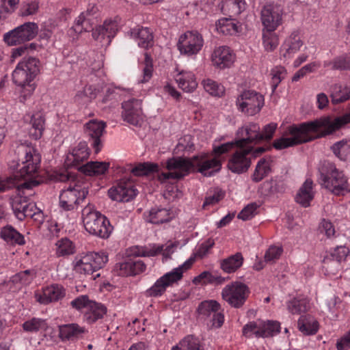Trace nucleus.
<instances>
[{
  "label": "nucleus",
  "instance_id": "b1692460",
  "mask_svg": "<svg viewBox=\"0 0 350 350\" xmlns=\"http://www.w3.org/2000/svg\"><path fill=\"white\" fill-rule=\"evenodd\" d=\"M106 124L103 121L90 120L85 124V133L92 140V146L98 153L101 147L100 137L103 134Z\"/></svg>",
  "mask_w": 350,
  "mask_h": 350
},
{
  "label": "nucleus",
  "instance_id": "7c9ffc66",
  "mask_svg": "<svg viewBox=\"0 0 350 350\" xmlns=\"http://www.w3.org/2000/svg\"><path fill=\"white\" fill-rule=\"evenodd\" d=\"M174 79L179 88L185 92H192L198 86L196 76L190 71H179L174 75Z\"/></svg>",
  "mask_w": 350,
  "mask_h": 350
},
{
  "label": "nucleus",
  "instance_id": "1a4fd4ad",
  "mask_svg": "<svg viewBox=\"0 0 350 350\" xmlns=\"http://www.w3.org/2000/svg\"><path fill=\"white\" fill-rule=\"evenodd\" d=\"M108 261V256L105 252H89L77 256L74 260L75 270L85 275H92L104 267Z\"/></svg>",
  "mask_w": 350,
  "mask_h": 350
},
{
  "label": "nucleus",
  "instance_id": "c9c22d12",
  "mask_svg": "<svg viewBox=\"0 0 350 350\" xmlns=\"http://www.w3.org/2000/svg\"><path fill=\"white\" fill-rule=\"evenodd\" d=\"M223 14L230 17L239 15L245 8L244 0H221L219 5Z\"/></svg>",
  "mask_w": 350,
  "mask_h": 350
},
{
  "label": "nucleus",
  "instance_id": "e2e57ef3",
  "mask_svg": "<svg viewBox=\"0 0 350 350\" xmlns=\"http://www.w3.org/2000/svg\"><path fill=\"white\" fill-rule=\"evenodd\" d=\"M214 245L215 242L213 239H209L206 240L198 246L196 252L194 254V256H191V258H194V261L196 260V257L203 258L208 254L209 250L213 247Z\"/></svg>",
  "mask_w": 350,
  "mask_h": 350
},
{
  "label": "nucleus",
  "instance_id": "052dcab7",
  "mask_svg": "<svg viewBox=\"0 0 350 350\" xmlns=\"http://www.w3.org/2000/svg\"><path fill=\"white\" fill-rule=\"evenodd\" d=\"M159 166L157 164L145 162L138 163L135 167L131 170V172L135 176H145L150 172H156L158 170Z\"/></svg>",
  "mask_w": 350,
  "mask_h": 350
},
{
  "label": "nucleus",
  "instance_id": "4468645a",
  "mask_svg": "<svg viewBox=\"0 0 350 350\" xmlns=\"http://www.w3.org/2000/svg\"><path fill=\"white\" fill-rule=\"evenodd\" d=\"M204 45L201 33L196 30L187 31L178 38L177 47L181 55L192 56L198 54Z\"/></svg>",
  "mask_w": 350,
  "mask_h": 350
},
{
  "label": "nucleus",
  "instance_id": "4c0bfd02",
  "mask_svg": "<svg viewBox=\"0 0 350 350\" xmlns=\"http://www.w3.org/2000/svg\"><path fill=\"white\" fill-rule=\"evenodd\" d=\"M216 29L224 35H234L241 31V25L234 20L223 18L217 21Z\"/></svg>",
  "mask_w": 350,
  "mask_h": 350
},
{
  "label": "nucleus",
  "instance_id": "f8f14e48",
  "mask_svg": "<svg viewBox=\"0 0 350 350\" xmlns=\"http://www.w3.org/2000/svg\"><path fill=\"white\" fill-rule=\"evenodd\" d=\"M38 32L36 23L27 22L4 34L5 42L10 46L22 44L33 39Z\"/></svg>",
  "mask_w": 350,
  "mask_h": 350
},
{
  "label": "nucleus",
  "instance_id": "79ce46f5",
  "mask_svg": "<svg viewBox=\"0 0 350 350\" xmlns=\"http://www.w3.org/2000/svg\"><path fill=\"white\" fill-rule=\"evenodd\" d=\"M299 330L305 335H312L319 329V323L312 317L301 316L297 322Z\"/></svg>",
  "mask_w": 350,
  "mask_h": 350
},
{
  "label": "nucleus",
  "instance_id": "a211bd4d",
  "mask_svg": "<svg viewBox=\"0 0 350 350\" xmlns=\"http://www.w3.org/2000/svg\"><path fill=\"white\" fill-rule=\"evenodd\" d=\"M260 126L254 122L244 124L237 131L236 146L239 148L252 146L259 143Z\"/></svg>",
  "mask_w": 350,
  "mask_h": 350
},
{
  "label": "nucleus",
  "instance_id": "6e6d98bb",
  "mask_svg": "<svg viewBox=\"0 0 350 350\" xmlns=\"http://www.w3.org/2000/svg\"><path fill=\"white\" fill-rule=\"evenodd\" d=\"M40 3L38 0H31L23 2L19 10V14L23 17L32 16L38 13Z\"/></svg>",
  "mask_w": 350,
  "mask_h": 350
},
{
  "label": "nucleus",
  "instance_id": "bb28decb",
  "mask_svg": "<svg viewBox=\"0 0 350 350\" xmlns=\"http://www.w3.org/2000/svg\"><path fill=\"white\" fill-rule=\"evenodd\" d=\"M174 245L170 244L163 248L162 245H148L144 247L137 246L134 249L133 253L138 256H154L159 253L163 254L165 257H170V256L174 252Z\"/></svg>",
  "mask_w": 350,
  "mask_h": 350
},
{
  "label": "nucleus",
  "instance_id": "72a5a7b5",
  "mask_svg": "<svg viewBox=\"0 0 350 350\" xmlns=\"http://www.w3.org/2000/svg\"><path fill=\"white\" fill-rule=\"evenodd\" d=\"M107 308L101 303L95 301L84 312L83 320L88 324H92L98 320L103 319L107 313Z\"/></svg>",
  "mask_w": 350,
  "mask_h": 350
},
{
  "label": "nucleus",
  "instance_id": "c85d7f7f",
  "mask_svg": "<svg viewBox=\"0 0 350 350\" xmlns=\"http://www.w3.org/2000/svg\"><path fill=\"white\" fill-rule=\"evenodd\" d=\"M36 277V271L34 269H27L15 274L8 282L2 283L0 285V288L3 290L5 285L10 286V289L12 288V285H15L18 288L27 286L33 282Z\"/></svg>",
  "mask_w": 350,
  "mask_h": 350
},
{
  "label": "nucleus",
  "instance_id": "69168bd1",
  "mask_svg": "<svg viewBox=\"0 0 350 350\" xmlns=\"http://www.w3.org/2000/svg\"><path fill=\"white\" fill-rule=\"evenodd\" d=\"M271 87L274 91L278 84L281 82L282 79L286 75V70L283 67H276L271 70Z\"/></svg>",
  "mask_w": 350,
  "mask_h": 350
},
{
  "label": "nucleus",
  "instance_id": "49530a36",
  "mask_svg": "<svg viewBox=\"0 0 350 350\" xmlns=\"http://www.w3.org/2000/svg\"><path fill=\"white\" fill-rule=\"evenodd\" d=\"M75 252V246L68 238H62L55 243V254L57 257L70 256Z\"/></svg>",
  "mask_w": 350,
  "mask_h": 350
},
{
  "label": "nucleus",
  "instance_id": "f03ea898",
  "mask_svg": "<svg viewBox=\"0 0 350 350\" xmlns=\"http://www.w3.org/2000/svg\"><path fill=\"white\" fill-rule=\"evenodd\" d=\"M221 167V159L218 157L200 155L191 159L172 157L166 161L168 172H162L158 179L164 183L170 178L181 179L190 172H198L205 176H212Z\"/></svg>",
  "mask_w": 350,
  "mask_h": 350
},
{
  "label": "nucleus",
  "instance_id": "7ed1b4c3",
  "mask_svg": "<svg viewBox=\"0 0 350 350\" xmlns=\"http://www.w3.org/2000/svg\"><path fill=\"white\" fill-rule=\"evenodd\" d=\"M327 124L328 121L323 117L314 121L293 124L284 133V135L291 137L284 136L277 139L273 146L277 150H282L329 135L326 133L329 130Z\"/></svg>",
  "mask_w": 350,
  "mask_h": 350
},
{
  "label": "nucleus",
  "instance_id": "f3484780",
  "mask_svg": "<svg viewBox=\"0 0 350 350\" xmlns=\"http://www.w3.org/2000/svg\"><path fill=\"white\" fill-rule=\"evenodd\" d=\"M252 146L239 148L228 160V167L233 173L242 174L247 171L251 165L250 152Z\"/></svg>",
  "mask_w": 350,
  "mask_h": 350
},
{
  "label": "nucleus",
  "instance_id": "6ab92c4d",
  "mask_svg": "<svg viewBox=\"0 0 350 350\" xmlns=\"http://www.w3.org/2000/svg\"><path fill=\"white\" fill-rule=\"evenodd\" d=\"M283 11L280 6L265 5L260 12L262 29L275 30L282 23Z\"/></svg>",
  "mask_w": 350,
  "mask_h": 350
},
{
  "label": "nucleus",
  "instance_id": "13d9d810",
  "mask_svg": "<svg viewBox=\"0 0 350 350\" xmlns=\"http://www.w3.org/2000/svg\"><path fill=\"white\" fill-rule=\"evenodd\" d=\"M202 85L205 91L212 96H221L225 91L223 85L210 79L204 80Z\"/></svg>",
  "mask_w": 350,
  "mask_h": 350
},
{
  "label": "nucleus",
  "instance_id": "a878e982",
  "mask_svg": "<svg viewBox=\"0 0 350 350\" xmlns=\"http://www.w3.org/2000/svg\"><path fill=\"white\" fill-rule=\"evenodd\" d=\"M59 338L62 342L75 341L81 338L87 332L84 327L77 323H69L59 325Z\"/></svg>",
  "mask_w": 350,
  "mask_h": 350
},
{
  "label": "nucleus",
  "instance_id": "37998d69",
  "mask_svg": "<svg viewBox=\"0 0 350 350\" xmlns=\"http://www.w3.org/2000/svg\"><path fill=\"white\" fill-rule=\"evenodd\" d=\"M287 309L293 314L306 312L310 308L309 301L304 297H297L286 303Z\"/></svg>",
  "mask_w": 350,
  "mask_h": 350
},
{
  "label": "nucleus",
  "instance_id": "ea45409f",
  "mask_svg": "<svg viewBox=\"0 0 350 350\" xmlns=\"http://www.w3.org/2000/svg\"><path fill=\"white\" fill-rule=\"evenodd\" d=\"M109 167L107 162L90 161L79 167V170L88 176H99L104 174Z\"/></svg>",
  "mask_w": 350,
  "mask_h": 350
},
{
  "label": "nucleus",
  "instance_id": "864d4df0",
  "mask_svg": "<svg viewBox=\"0 0 350 350\" xmlns=\"http://www.w3.org/2000/svg\"><path fill=\"white\" fill-rule=\"evenodd\" d=\"M19 0H0V20L6 18L17 9Z\"/></svg>",
  "mask_w": 350,
  "mask_h": 350
},
{
  "label": "nucleus",
  "instance_id": "412c9836",
  "mask_svg": "<svg viewBox=\"0 0 350 350\" xmlns=\"http://www.w3.org/2000/svg\"><path fill=\"white\" fill-rule=\"evenodd\" d=\"M349 250L345 246H338L331 252L330 258L323 261V269L328 275H336L340 269V262L346 259Z\"/></svg>",
  "mask_w": 350,
  "mask_h": 350
},
{
  "label": "nucleus",
  "instance_id": "3c124183",
  "mask_svg": "<svg viewBox=\"0 0 350 350\" xmlns=\"http://www.w3.org/2000/svg\"><path fill=\"white\" fill-rule=\"evenodd\" d=\"M334 154L340 160H346L350 154V142L342 139L336 142L331 148Z\"/></svg>",
  "mask_w": 350,
  "mask_h": 350
},
{
  "label": "nucleus",
  "instance_id": "9d476101",
  "mask_svg": "<svg viewBox=\"0 0 350 350\" xmlns=\"http://www.w3.org/2000/svg\"><path fill=\"white\" fill-rule=\"evenodd\" d=\"M220 305L214 300L204 301L198 307V319L208 326L220 327L224 321V314L219 312Z\"/></svg>",
  "mask_w": 350,
  "mask_h": 350
},
{
  "label": "nucleus",
  "instance_id": "39448f33",
  "mask_svg": "<svg viewBox=\"0 0 350 350\" xmlns=\"http://www.w3.org/2000/svg\"><path fill=\"white\" fill-rule=\"evenodd\" d=\"M319 183L335 195H344L350 191V185L342 171L333 163L324 161L319 167Z\"/></svg>",
  "mask_w": 350,
  "mask_h": 350
},
{
  "label": "nucleus",
  "instance_id": "dca6fc26",
  "mask_svg": "<svg viewBox=\"0 0 350 350\" xmlns=\"http://www.w3.org/2000/svg\"><path fill=\"white\" fill-rule=\"evenodd\" d=\"M122 118L124 121L135 126H142L145 116L142 111L141 100L130 98L122 103Z\"/></svg>",
  "mask_w": 350,
  "mask_h": 350
},
{
  "label": "nucleus",
  "instance_id": "603ef678",
  "mask_svg": "<svg viewBox=\"0 0 350 350\" xmlns=\"http://www.w3.org/2000/svg\"><path fill=\"white\" fill-rule=\"evenodd\" d=\"M324 118L329 122V124H327L329 130L326 133H332L339 129L342 126L350 122V112L334 119L328 116L324 117Z\"/></svg>",
  "mask_w": 350,
  "mask_h": 350
},
{
  "label": "nucleus",
  "instance_id": "5701e85b",
  "mask_svg": "<svg viewBox=\"0 0 350 350\" xmlns=\"http://www.w3.org/2000/svg\"><path fill=\"white\" fill-rule=\"evenodd\" d=\"M234 54L226 46L215 48L211 55V61L213 66L219 69L230 67L234 64Z\"/></svg>",
  "mask_w": 350,
  "mask_h": 350
},
{
  "label": "nucleus",
  "instance_id": "f704fd0d",
  "mask_svg": "<svg viewBox=\"0 0 350 350\" xmlns=\"http://www.w3.org/2000/svg\"><path fill=\"white\" fill-rule=\"evenodd\" d=\"M312 185V181L307 179L300 187L296 195V202L304 207L309 206L310 205V202L314 198V192L313 191Z\"/></svg>",
  "mask_w": 350,
  "mask_h": 350
},
{
  "label": "nucleus",
  "instance_id": "cd10ccee",
  "mask_svg": "<svg viewBox=\"0 0 350 350\" xmlns=\"http://www.w3.org/2000/svg\"><path fill=\"white\" fill-rule=\"evenodd\" d=\"M129 34L137 42L140 48L147 49L154 44L152 33L148 27H137L131 29Z\"/></svg>",
  "mask_w": 350,
  "mask_h": 350
},
{
  "label": "nucleus",
  "instance_id": "f257e3e1",
  "mask_svg": "<svg viewBox=\"0 0 350 350\" xmlns=\"http://www.w3.org/2000/svg\"><path fill=\"white\" fill-rule=\"evenodd\" d=\"M13 160L10 166L15 172L12 176L0 177V193L18 185L20 180H25L21 185L30 188L38 185L35 180L38 176L41 162V156L31 143H15L12 146Z\"/></svg>",
  "mask_w": 350,
  "mask_h": 350
},
{
  "label": "nucleus",
  "instance_id": "de8ad7c7",
  "mask_svg": "<svg viewBox=\"0 0 350 350\" xmlns=\"http://www.w3.org/2000/svg\"><path fill=\"white\" fill-rule=\"evenodd\" d=\"M323 66H330L333 70H350V56L345 54L335 57L332 61H325Z\"/></svg>",
  "mask_w": 350,
  "mask_h": 350
},
{
  "label": "nucleus",
  "instance_id": "338daca9",
  "mask_svg": "<svg viewBox=\"0 0 350 350\" xmlns=\"http://www.w3.org/2000/svg\"><path fill=\"white\" fill-rule=\"evenodd\" d=\"M258 206L256 203L247 205L238 215V218L247 221L252 219L256 214Z\"/></svg>",
  "mask_w": 350,
  "mask_h": 350
},
{
  "label": "nucleus",
  "instance_id": "6e6552de",
  "mask_svg": "<svg viewBox=\"0 0 350 350\" xmlns=\"http://www.w3.org/2000/svg\"><path fill=\"white\" fill-rule=\"evenodd\" d=\"M88 193V183H75L70 185L59 195V206L64 211H74L79 207L82 209L89 201L87 200Z\"/></svg>",
  "mask_w": 350,
  "mask_h": 350
},
{
  "label": "nucleus",
  "instance_id": "ddd939ff",
  "mask_svg": "<svg viewBox=\"0 0 350 350\" xmlns=\"http://www.w3.org/2000/svg\"><path fill=\"white\" fill-rule=\"evenodd\" d=\"M236 105L239 111L253 116L258 113L262 107L264 97L254 90H246L237 97Z\"/></svg>",
  "mask_w": 350,
  "mask_h": 350
},
{
  "label": "nucleus",
  "instance_id": "e433bc0d",
  "mask_svg": "<svg viewBox=\"0 0 350 350\" xmlns=\"http://www.w3.org/2000/svg\"><path fill=\"white\" fill-rule=\"evenodd\" d=\"M0 237L12 245H23L25 243L23 235L10 225H7L1 229Z\"/></svg>",
  "mask_w": 350,
  "mask_h": 350
},
{
  "label": "nucleus",
  "instance_id": "20e7f679",
  "mask_svg": "<svg viewBox=\"0 0 350 350\" xmlns=\"http://www.w3.org/2000/svg\"><path fill=\"white\" fill-rule=\"evenodd\" d=\"M40 62L34 57H25L16 65L12 72L13 82L21 88L20 100L25 102L35 90L33 83L40 70Z\"/></svg>",
  "mask_w": 350,
  "mask_h": 350
},
{
  "label": "nucleus",
  "instance_id": "a19ab883",
  "mask_svg": "<svg viewBox=\"0 0 350 350\" xmlns=\"http://www.w3.org/2000/svg\"><path fill=\"white\" fill-rule=\"evenodd\" d=\"M329 92L333 104L343 103L350 98V86L336 83L330 87Z\"/></svg>",
  "mask_w": 350,
  "mask_h": 350
},
{
  "label": "nucleus",
  "instance_id": "423d86ee",
  "mask_svg": "<svg viewBox=\"0 0 350 350\" xmlns=\"http://www.w3.org/2000/svg\"><path fill=\"white\" fill-rule=\"evenodd\" d=\"M81 219L85 230L94 236L107 239L112 232L109 219L99 211L90 201L81 209Z\"/></svg>",
  "mask_w": 350,
  "mask_h": 350
},
{
  "label": "nucleus",
  "instance_id": "473e14b6",
  "mask_svg": "<svg viewBox=\"0 0 350 350\" xmlns=\"http://www.w3.org/2000/svg\"><path fill=\"white\" fill-rule=\"evenodd\" d=\"M272 159L270 157L261 158L257 162L251 176L252 181L258 183L271 173Z\"/></svg>",
  "mask_w": 350,
  "mask_h": 350
},
{
  "label": "nucleus",
  "instance_id": "a18cd8bd",
  "mask_svg": "<svg viewBox=\"0 0 350 350\" xmlns=\"http://www.w3.org/2000/svg\"><path fill=\"white\" fill-rule=\"evenodd\" d=\"M260 332L258 335L262 338L272 336L280 332V323L277 321L259 320Z\"/></svg>",
  "mask_w": 350,
  "mask_h": 350
},
{
  "label": "nucleus",
  "instance_id": "393cba45",
  "mask_svg": "<svg viewBox=\"0 0 350 350\" xmlns=\"http://www.w3.org/2000/svg\"><path fill=\"white\" fill-rule=\"evenodd\" d=\"M90 151L85 142H80L67 154L65 165L68 167H76L79 170L81 163L86 160Z\"/></svg>",
  "mask_w": 350,
  "mask_h": 350
},
{
  "label": "nucleus",
  "instance_id": "4d7b16f0",
  "mask_svg": "<svg viewBox=\"0 0 350 350\" xmlns=\"http://www.w3.org/2000/svg\"><path fill=\"white\" fill-rule=\"evenodd\" d=\"M90 19L85 16V12H81L75 19L74 25L70 28V34L72 32L81 33L83 31H88L90 28Z\"/></svg>",
  "mask_w": 350,
  "mask_h": 350
},
{
  "label": "nucleus",
  "instance_id": "2f4dec72",
  "mask_svg": "<svg viewBox=\"0 0 350 350\" xmlns=\"http://www.w3.org/2000/svg\"><path fill=\"white\" fill-rule=\"evenodd\" d=\"M29 133L31 137L34 139H40L44 130L45 118L40 111L33 113L30 116Z\"/></svg>",
  "mask_w": 350,
  "mask_h": 350
},
{
  "label": "nucleus",
  "instance_id": "09e8293b",
  "mask_svg": "<svg viewBox=\"0 0 350 350\" xmlns=\"http://www.w3.org/2000/svg\"><path fill=\"white\" fill-rule=\"evenodd\" d=\"M274 31V30L262 29V44L267 51H273L278 46V37Z\"/></svg>",
  "mask_w": 350,
  "mask_h": 350
},
{
  "label": "nucleus",
  "instance_id": "c03bdc74",
  "mask_svg": "<svg viewBox=\"0 0 350 350\" xmlns=\"http://www.w3.org/2000/svg\"><path fill=\"white\" fill-rule=\"evenodd\" d=\"M243 258L241 253L238 252L221 261V268L226 273H232L238 269L243 264Z\"/></svg>",
  "mask_w": 350,
  "mask_h": 350
},
{
  "label": "nucleus",
  "instance_id": "8fccbe9b",
  "mask_svg": "<svg viewBox=\"0 0 350 350\" xmlns=\"http://www.w3.org/2000/svg\"><path fill=\"white\" fill-rule=\"evenodd\" d=\"M23 328L27 332H38L45 331L48 328L46 320L40 318H32L23 323Z\"/></svg>",
  "mask_w": 350,
  "mask_h": 350
},
{
  "label": "nucleus",
  "instance_id": "2eb2a0df",
  "mask_svg": "<svg viewBox=\"0 0 350 350\" xmlns=\"http://www.w3.org/2000/svg\"><path fill=\"white\" fill-rule=\"evenodd\" d=\"M119 30V22L118 18H107L100 25L96 26L92 29L93 39L103 46L110 44L111 40L116 36Z\"/></svg>",
  "mask_w": 350,
  "mask_h": 350
},
{
  "label": "nucleus",
  "instance_id": "774afa93",
  "mask_svg": "<svg viewBox=\"0 0 350 350\" xmlns=\"http://www.w3.org/2000/svg\"><path fill=\"white\" fill-rule=\"evenodd\" d=\"M282 252L283 249L282 246H270L265 254V261L269 262H274L280 257Z\"/></svg>",
  "mask_w": 350,
  "mask_h": 350
},
{
  "label": "nucleus",
  "instance_id": "58836bf2",
  "mask_svg": "<svg viewBox=\"0 0 350 350\" xmlns=\"http://www.w3.org/2000/svg\"><path fill=\"white\" fill-rule=\"evenodd\" d=\"M303 45V42L297 31L293 32L288 38H287L283 44L285 53L283 54L284 57L291 58L292 55L299 51Z\"/></svg>",
  "mask_w": 350,
  "mask_h": 350
},
{
  "label": "nucleus",
  "instance_id": "680f3d73",
  "mask_svg": "<svg viewBox=\"0 0 350 350\" xmlns=\"http://www.w3.org/2000/svg\"><path fill=\"white\" fill-rule=\"evenodd\" d=\"M143 70V79L141 80L142 83L148 82L152 76L153 65L152 60L150 56L146 53L145 59L144 62Z\"/></svg>",
  "mask_w": 350,
  "mask_h": 350
},
{
  "label": "nucleus",
  "instance_id": "aec40b11",
  "mask_svg": "<svg viewBox=\"0 0 350 350\" xmlns=\"http://www.w3.org/2000/svg\"><path fill=\"white\" fill-rule=\"evenodd\" d=\"M137 194V190L130 180H121L108 191L109 198L117 202H129Z\"/></svg>",
  "mask_w": 350,
  "mask_h": 350
},
{
  "label": "nucleus",
  "instance_id": "0eeeda50",
  "mask_svg": "<svg viewBox=\"0 0 350 350\" xmlns=\"http://www.w3.org/2000/svg\"><path fill=\"white\" fill-rule=\"evenodd\" d=\"M194 263V258H189L184 263L171 271L165 273L156 280L154 284L145 292L146 297H161L168 286L180 281L183 276V273L189 270Z\"/></svg>",
  "mask_w": 350,
  "mask_h": 350
},
{
  "label": "nucleus",
  "instance_id": "0e129e2a",
  "mask_svg": "<svg viewBox=\"0 0 350 350\" xmlns=\"http://www.w3.org/2000/svg\"><path fill=\"white\" fill-rule=\"evenodd\" d=\"M131 258H128L123 262L116 263L114 270L118 275L129 276L132 275V267Z\"/></svg>",
  "mask_w": 350,
  "mask_h": 350
},
{
  "label": "nucleus",
  "instance_id": "4be33fe9",
  "mask_svg": "<svg viewBox=\"0 0 350 350\" xmlns=\"http://www.w3.org/2000/svg\"><path fill=\"white\" fill-rule=\"evenodd\" d=\"M65 295L63 286L59 284H52L42 288V291H36L34 297L36 301L46 305L62 299Z\"/></svg>",
  "mask_w": 350,
  "mask_h": 350
},
{
  "label": "nucleus",
  "instance_id": "5fc2aeb1",
  "mask_svg": "<svg viewBox=\"0 0 350 350\" xmlns=\"http://www.w3.org/2000/svg\"><path fill=\"white\" fill-rule=\"evenodd\" d=\"M177 346L181 350H204L199 339L191 335L185 337Z\"/></svg>",
  "mask_w": 350,
  "mask_h": 350
},
{
  "label": "nucleus",
  "instance_id": "9b49d317",
  "mask_svg": "<svg viewBox=\"0 0 350 350\" xmlns=\"http://www.w3.org/2000/svg\"><path fill=\"white\" fill-rule=\"evenodd\" d=\"M250 293L247 286L240 282H234L224 286L221 291L222 299L231 307H242Z\"/></svg>",
  "mask_w": 350,
  "mask_h": 350
},
{
  "label": "nucleus",
  "instance_id": "c756f323",
  "mask_svg": "<svg viewBox=\"0 0 350 350\" xmlns=\"http://www.w3.org/2000/svg\"><path fill=\"white\" fill-rule=\"evenodd\" d=\"M145 217L148 222L160 224L169 222L174 217V214L170 209L161 206H154L148 211Z\"/></svg>",
  "mask_w": 350,
  "mask_h": 350
},
{
  "label": "nucleus",
  "instance_id": "bf43d9fd",
  "mask_svg": "<svg viewBox=\"0 0 350 350\" xmlns=\"http://www.w3.org/2000/svg\"><path fill=\"white\" fill-rule=\"evenodd\" d=\"M94 300L89 298L88 295H82L77 297L70 303L72 308L79 311H87L89 306L93 303Z\"/></svg>",
  "mask_w": 350,
  "mask_h": 350
}]
</instances>
